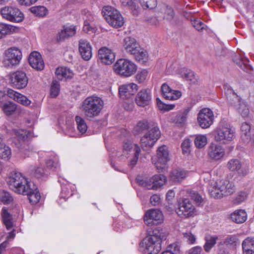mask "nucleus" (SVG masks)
Segmentation results:
<instances>
[{"label": "nucleus", "instance_id": "2f4dec72", "mask_svg": "<svg viewBox=\"0 0 254 254\" xmlns=\"http://www.w3.org/2000/svg\"><path fill=\"white\" fill-rule=\"evenodd\" d=\"M191 109V107H187L182 110L176 117V124L179 127H182L186 123L188 115Z\"/></svg>", "mask_w": 254, "mask_h": 254}, {"label": "nucleus", "instance_id": "864d4df0", "mask_svg": "<svg viewBox=\"0 0 254 254\" xmlns=\"http://www.w3.org/2000/svg\"><path fill=\"white\" fill-rule=\"evenodd\" d=\"M182 95L181 91L178 90H171L168 92L167 94H165V98L170 100H177L179 99Z\"/></svg>", "mask_w": 254, "mask_h": 254}, {"label": "nucleus", "instance_id": "bb28decb", "mask_svg": "<svg viewBox=\"0 0 254 254\" xmlns=\"http://www.w3.org/2000/svg\"><path fill=\"white\" fill-rule=\"evenodd\" d=\"M208 154L210 158L217 160L223 156L224 152L220 146L211 144L209 146Z\"/></svg>", "mask_w": 254, "mask_h": 254}, {"label": "nucleus", "instance_id": "e2e57ef3", "mask_svg": "<svg viewBox=\"0 0 254 254\" xmlns=\"http://www.w3.org/2000/svg\"><path fill=\"white\" fill-rule=\"evenodd\" d=\"M184 238L189 244H193L196 240V238L190 232H187L183 234Z\"/></svg>", "mask_w": 254, "mask_h": 254}, {"label": "nucleus", "instance_id": "6ab92c4d", "mask_svg": "<svg viewBox=\"0 0 254 254\" xmlns=\"http://www.w3.org/2000/svg\"><path fill=\"white\" fill-rule=\"evenodd\" d=\"M25 191L20 194L27 195L31 204H36L39 201L41 198L40 192L37 187L33 183L27 185V188L25 189Z\"/></svg>", "mask_w": 254, "mask_h": 254}, {"label": "nucleus", "instance_id": "e433bc0d", "mask_svg": "<svg viewBox=\"0 0 254 254\" xmlns=\"http://www.w3.org/2000/svg\"><path fill=\"white\" fill-rule=\"evenodd\" d=\"M0 107L6 116L12 115L17 109V105L11 102H3Z\"/></svg>", "mask_w": 254, "mask_h": 254}, {"label": "nucleus", "instance_id": "79ce46f5", "mask_svg": "<svg viewBox=\"0 0 254 254\" xmlns=\"http://www.w3.org/2000/svg\"><path fill=\"white\" fill-rule=\"evenodd\" d=\"M75 121L77 125V128L81 134H84L87 129V126L83 118L82 117L76 116L75 117Z\"/></svg>", "mask_w": 254, "mask_h": 254}, {"label": "nucleus", "instance_id": "09e8293b", "mask_svg": "<svg viewBox=\"0 0 254 254\" xmlns=\"http://www.w3.org/2000/svg\"><path fill=\"white\" fill-rule=\"evenodd\" d=\"M143 9H153L157 5V0H139Z\"/></svg>", "mask_w": 254, "mask_h": 254}, {"label": "nucleus", "instance_id": "dca6fc26", "mask_svg": "<svg viewBox=\"0 0 254 254\" xmlns=\"http://www.w3.org/2000/svg\"><path fill=\"white\" fill-rule=\"evenodd\" d=\"M163 214L159 209H151L144 216V223L148 226L158 225L163 222Z\"/></svg>", "mask_w": 254, "mask_h": 254}, {"label": "nucleus", "instance_id": "338daca9", "mask_svg": "<svg viewBox=\"0 0 254 254\" xmlns=\"http://www.w3.org/2000/svg\"><path fill=\"white\" fill-rule=\"evenodd\" d=\"M167 251H169L172 254H181L180 247L177 243H174L169 246Z\"/></svg>", "mask_w": 254, "mask_h": 254}, {"label": "nucleus", "instance_id": "b1692460", "mask_svg": "<svg viewBox=\"0 0 254 254\" xmlns=\"http://www.w3.org/2000/svg\"><path fill=\"white\" fill-rule=\"evenodd\" d=\"M7 95L9 98L14 100L21 105L28 106L31 103V101L26 96L11 89L7 90Z\"/></svg>", "mask_w": 254, "mask_h": 254}, {"label": "nucleus", "instance_id": "f3484780", "mask_svg": "<svg viewBox=\"0 0 254 254\" xmlns=\"http://www.w3.org/2000/svg\"><path fill=\"white\" fill-rule=\"evenodd\" d=\"M197 119L198 125L201 128H208L213 122V113L212 111L208 108L202 109L197 114Z\"/></svg>", "mask_w": 254, "mask_h": 254}, {"label": "nucleus", "instance_id": "7c9ffc66", "mask_svg": "<svg viewBox=\"0 0 254 254\" xmlns=\"http://www.w3.org/2000/svg\"><path fill=\"white\" fill-rule=\"evenodd\" d=\"M247 218V215L244 210H237L232 213L231 215V219L236 223H243L246 221Z\"/></svg>", "mask_w": 254, "mask_h": 254}, {"label": "nucleus", "instance_id": "8fccbe9b", "mask_svg": "<svg viewBox=\"0 0 254 254\" xmlns=\"http://www.w3.org/2000/svg\"><path fill=\"white\" fill-rule=\"evenodd\" d=\"M151 123H149L146 120L140 121L137 123L135 127V130L139 133L144 130L148 129Z\"/></svg>", "mask_w": 254, "mask_h": 254}, {"label": "nucleus", "instance_id": "58836bf2", "mask_svg": "<svg viewBox=\"0 0 254 254\" xmlns=\"http://www.w3.org/2000/svg\"><path fill=\"white\" fill-rule=\"evenodd\" d=\"M122 4L132 10L134 15L137 16L139 13V8L137 5L135 0H121Z\"/></svg>", "mask_w": 254, "mask_h": 254}, {"label": "nucleus", "instance_id": "4c0bfd02", "mask_svg": "<svg viewBox=\"0 0 254 254\" xmlns=\"http://www.w3.org/2000/svg\"><path fill=\"white\" fill-rule=\"evenodd\" d=\"M236 64L245 72L251 73L252 67L249 64V60L246 57L240 58L235 61Z\"/></svg>", "mask_w": 254, "mask_h": 254}, {"label": "nucleus", "instance_id": "393cba45", "mask_svg": "<svg viewBox=\"0 0 254 254\" xmlns=\"http://www.w3.org/2000/svg\"><path fill=\"white\" fill-rule=\"evenodd\" d=\"M17 26L4 23H0V39L4 38L7 35H11L19 31Z\"/></svg>", "mask_w": 254, "mask_h": 254}, {"label": "nucleus", "instance_id": "f03ea898", "mask_svg": "<svg viewBox=\"0 0 254 254\" xmlns=\"http://www.w3.org/2000/svg\"><path fill=\"white\" fill-rule=\"evenodd\" d=\"M103 106L104 102L101 98L91 96L82 102L81 109L86 119L91 120L99 115Z\"/></svg>", "mask_w": 254, "mask_h": 254}, {"label": "nucleus", "instance_id": "ea45409f", "mask_svg": "<svg viewBox=\"0 0 254 254\" xmlns=\"http://www.w3.org/2000/svg\"><path fill=\"white\" fill-rule=\"evenodd\" d=\"M217 236H207L205 237V243L203 246L205 251L208 253L211 249L215 246L216 241L218 240Z\"/></svg>", "mask_w": 254, "mask_h": 254}, {"label": "nucleus", "instance_id": "de8ad7c7", "mask_svg": "<svg viewBox=\"0 0 254 254\" xmlns=\"http://www.w3.org/2000/svg\"><path fill=\"white\" fill-rule=\"evenodd\" d=\"M0 200L4 204H9L13 200L11 194L8 191L2 190L0 192Z\"/></svg>", "mask_w": 254, "mask_h": 254}, {"label": "nucleus", "instance_id": "9d476101", "mask_svg": "<svg viewBox=\"0 0 254 254\" xmlns=\"http://www.w3.org/2000/svg\"><path fill=\"white\" fill-rule=\"evenodd\" d=\"M22 57V53L18 48L14 47L8 48L4 52L3 66L8 68L19 64Z\"/></svg>", "mask_w": 254, "mask_h": 254}, {"label": "nucleus", "instance_id": "603ef678", "mask_svg": "<svg viewBox=\"0 0 254 254\" xmlns=\"http://www.w3.org/2000/svg\"><path fill=\"white\" fill-rule=\"evenodd\" d=\"M194 143L196 147L201 148L207 143V138L204 135H198L194 140Z\"/></svg>", "mask_w": 254, "mask_h": 254}, {"label": "nucleus", "instance_id": "49530a36", "mask_svg": "<svg viewBox=\"0 0 254 254\" xmlns=\"http://www.w3.org/2000/svg\"><path fill=\"white\" fill-rule=\"evenodd\" d=\"M46 164L48 169L53 171H56L59 168L58 160L55 156H53L51 158L47 160Z\"/></svg>", "mask_w": 254, "mask_h": 254}, {"label": "nucleus", "instance_id": "0eeeda50", "mask_svg": "<svg viewBox=\"0 0 254 254\" xmlns=\"http://www.w3.org/2000/svg\"><path fill=\"white\" fill-rule=\"evenodd\" d=\"M0 13L5 20L13 23H20L24 19V14L17 7L5 6L0 9Z\"/></svg>", "mask_w": 254, "mask_h": 254}, {"label": "nucleus", "instance_id": "1a4fd4ad", "mask_svg": "<svg viewBox=\"0 0 254 254\" xmlns=\"http://www.w3.org/2000/svg\"><path fill=\"white\" fill-rule=\"evenodd\" d=\"M115 71L125 77L133 75L136 71V65L130 61L120 59L114 65Z\"/></svg>", "mask_w": 254, "mask_h": 254}, {"label": "nucleus", "instance_id": "4be33fe9", "mask_svg": "<svg viewBox=\"0 0 254 254\" xmlns=\"http://www.w3.org/2000/svg\"><path fill=\"white\" fill-rule=\"evenodd\" d=\"M137 89L138 86L135 83L124 84L119 87V94L123 99L129 98L136 93Z\"/></svg>", "mask_w": 254, "mask_h": 254}, {"label": "nucleus", "instance_id": "f704fd0d", "mask_svg": "<svg viewBox=\"0 0 254 254\" xmlns=\"http://www.w3.org/2000/svg\"><path fill=\"white\" fill-rule=\"evenodd\" d=\"M240 241L235 235H229L222 242V245H226L232 249H235L239 245Z\"/></svg>", "mask_w": 254, "mask_h": 254}, {"label": "nucleus", "instance_id": "a211bd4d", "mask_svg": "<svg viewBox=\"0 0 254 254\" xmlns=\"http://www.w3.org/2000/svg\"><path fill=\"white\" fill-rule=\"evenodd\" d=\"M98 59L105 64L110 65L115 60V54L111 49L106 47H101L98 52Z\"/></svg>", "mask_w": 254, "mask_h": 254}, {"label": "nucleus", "instance_id": "13d9d810", "mask_svg": "<svg viewBox=\"0 0 254 254\" xmlns=\"http://www.w3.org/2000/svg\"><path fill=\"white\" fill-rule=\"evenodd\" d=\"M190 196L195 202L196 205L199 206L203 201L202 196L196 191L191 190L190 192Z\"/></svg>", "mask_w": 254, "mask_h": 254}, {"label": "nucleus", "instance_id": "37998d69", "mask_svg": "<svg viewBox=\"0 0 254 254\" xmlns=\"http://www.w3.org/2000/svg\"><path fill=\"white\" fill-rule=\"evenodd\" d=\"M115 11H118V10L111 6H105L102 8V14L106 21L108 22L111 17L115 14Z\"/></svg>", "mask_w": 254, "mask_h": 254}, {"label": "nucleus", "instance_id": "774afa93", "mask_svg": "<svg viewBox=\"0 0 254 254\" xmlns=\"http://www.w3.org/2000/svg\"><path fill=\"white\" fill-rule=\"evenodd\" d=\"M221 244L222 242H220L218 244L217 254H230V253L228 251L227 249L225 248V247Z\"/></svg>", "mask_w": 254, "mask_h": 254}, {"label": "nucleus", "instance_id": "20e7f679", "mask_svg": "<svg viewBox=\"0 0 254 254\" xmlns=\"http://www.w3.org/2000/svg\"><path fill=\"white\" fill-rule=\"evenodd\" d=\"M123 47L127 53L133 55L136 61L144 63L147 60V52L140 48L134 38L126 37L123 41Z\"/></svg>", "mask_w": 254, "mask_h": 254}, {"label": "nucleus", "instance_id": "9b49d317", "mask_svg": "<svg viewBox=\"0 0 254 254\" xmlns=\"http://www.w3.org/2000/svg\"><path fill=\"white\" fill-rule=\"evenodd\" d=\"M176 211L179 216L184 218L192 217L196 212L192 201L188 198H181L178 201V207Z\"/></svg>", "mask_w": 254, "mask_h": 254}, {"label": "nucleus", "instance_id": "680f3d73", "mask_svg": "<svg viewBox=\"0 0 254 254\" xmlns=\"http://www.w3.org/2000/svg\"><path fill=\"white\" fill-rule=\"evenodd\" d=\"M192 25L198 31H201L206 27V25L202 21L195 19L191 22Z\"/></svg>", "mask_w": 254, "mask_h": 254}, {"label": "nucleus", "instance_id": "aec40b11", "mask_svg": "<svg viewBox=\"0 0 254 254\" xmlns=\"http://www.w3.org/2000/svg\"><path fill=\"white\" fill-rule=\"evenodd\" d=\"M151 99V90L149 89H144L137 93L135 98V102L138 106L144 107L150 104Z\"/></svg>", "mask_w": 254, "mask_h": 254}, {"label": "nucleus", "instance_id": "c756f323", "mask_svg": "<svg viewBox=\"0 0 254 254\" xmlns=\"http://www.w3.org/2000/svg\"><path fill=\"white\" fill-rule=\"evenodd\" d=\"M55 74L59 80L71 79L73 73L71 70L66 67H60L56 69Z\"/></svg>", "mask_w": 254, "mask_h": 254}, {"label": "nucleus", "instance_id": "c03bdc74", "mask_svg": "<svg viewBox=\"0 0 254 254\" xmlns=\"http://www.w3.org/2000/svg\"><path fill=\"white\" fill-rule=\"evenodd\" d=\"M241 129L242 131L241 137L246 141L248 142L251 139L250 130L251 126L247 123H243L242 124Z\"/></svg>", "mask_w": 254, "mask_h": 254}, {"label": "nucleus", "instance_id": "412c9836", "mask_svg": "<svg viewBox=\"0 0 254 254\" xmlns=\"http://www.w3.org/2000/svg\"><path fill=\"white\" fill-rule=\"evenodd\" d=\"M78 50L80 54L85 61L89 60L92 57V47L90 42L86 39L79 41Z\"/></svg>", "mask_w": 254, "mask_h": 254}, {"label": "nucleus", "instance_id": "c9c22d12", "mask_svg": "<svg viewBox=\"0 0 254 254\" xmlns=\"http://www.w3.org/2000/svg\"><path fill=\"white\" fill-rule=\"evenodd\" d=\"M1 216L3 223L6 229L7 230L11 229L13 227L12 217L5 207H3L2 209Z\"/></svg>", "mask_w": 254, "mask_h": 254}, {"label": "nucleus", "instance_id": "473e14b6", "mask_svg": "<svg viewBox=\"0 0 254 254\" xmlns=\"http://www.w3.org/2000/svg\"><path fill=\"white\" fill-rule=\"evenodd\" d=\"M108 23L112 27L118 28L123 25L124 21L121 14L118 11H115V14L111 17Z\"/></svg>", "mask_w": 254, "mask_h": 254}, {"label": "nucleus", "instance_id": "72a5a7b5", "mask_svg": "<svg viewBox=\"0 0 254 254\" xmlns=\"http://www.w3.org/2000/svg\"><path fill=\"white\" fill-rule=\"evenodd\" d=\"M182 77L187 80H189L193 84L197 82L198 77L192 70L187 68H183L181 70Z\"/></svg>", "mask_w": 254, "mask_h": 254}, {"label": "nucleus", "instance_id": "6e6d98bb", "mask_svg": "<svg viewBox=\"0 0 254 254\" xmlns=\"http://www.w3.org/2000/svg\"><path fill=\"white\" fill-rule=\"evenodd\" d=\"M82 18L84 23H90L94 20V16L90 11L87 9H83L81 11Z\"/></svg>", "mask_w": 254, "mask_h": 254}, {"label": "nucleus", "instance_id": "a878e982", "mask_svg": "<svg viewBox=\"0 0 254 254\" xmlns=\"http://www.w3.org/2000/svg\"><path fill=\"white\" fill-rule=\"evenodd\" d=\"M186 175V172L183 169L180 168H175L172 170L170 174V179L172 182L177 183L184 180Z\"/></svg>", "mask_w": 254, "mask_h": 254}, {"label": "nucleus", "instance_id": "052dcab7", "mask_svg": "<svg viewBox=\"0 0 254 254\" xmlns=\"http://www.w3.org/2000/svg\"><path fill=\"white\" fill-rule=\"evenodd\" d=\"M236 109L242 116L244 117H247L249 114V109L244 103H239V106Z\"/></svg>", "mask_w": 254, "mask_h": 254}, {"label": "nucleus", "instance_id": "4468645a", "mask_svg": "<svg viewBox=\"0 0 254 254\" xmlns=\"http://www.w3.org/2000/svg\"><path fill=\"white\" fill-rule=\"evenodd\" d=\"M28 78L25 72L17 70L9 74V82L12 87L22 89L26 87Z\"/></svg>", "mask_w": 254, "mask_h": 254}, {"label": "nucleus", "instance_id": "ddd939ff", "mask_svg": "<svg viewBox=\"0 0 254 254\" xmlns=\"http://www.w3.org/2000/svg\"><path fill=\"white\" fill-rule=\"evenodd\" d=\"M136 180L139 185L144 186L148 190H157L166 182V178L163 174H158L154 175L149 181H144L138 176Z\"/></svg>", "mask_w": 254, "mask_h": 254}, {"label": "nucleus", "instance_id": "5701e85b", "mask_svg": "<svg viewBox=\"0 0 254 254\" xmlns=\"http://www.w3.org/2000/svg\"><path fill=\"white\" fill-rule=\"evenodd\" d=\"M28 62L31 67L37 70H42L44 69V61L40 54L37 51L32 52L30 54Z\"/></svg>", "mask_w": 254, "mask_h": 254}, {"label": "nucleus", "instance_id": "69168bd1", "mask_svg": "<svg viewBox=\"0 0 254 254\" xmlns=\"http://www.w3.org/2000/svg\"><path fill=\"white\" fill-rule=\"evenodd\" d=\"M147 74L148 72L146 70H143L141 71H139L135 76L136 80L139 83L143 82L146 79Z\"/></svg>", "mask_w": 254, "mask_h": 254}, {"label": "nucleus", "instance_id": "0e129e2a", "mask_svg": "<svg viewBox=\"0 0 254 254\" xmlns=\"http://www.w3.org/2000/svg\"><path fill=\"white\" fill-rule=\"evenodd\" d=\"M190 139H185L182 143L181 147L184 154L187 153L190 151Z\"/></svg>", "mask_w": 254, "mask_h": 254}, {"label": "nucleus", "instance_id": "f8f14e48", "mask_svg": "<svg viewBox=\"0 0 254 254\" xmlns=\"http://www.w3.org/2000/svg\"><path fill=\"white\" fill-rule=\"evenodd\" d=\"M152 163L154 164L158 172H162L165 165L170 160L169 152L166 145L159 147L157 150V155L152 158Z\"/></svg>", "mask_w": 254, "mask_h": 254}, {"label": "nucleus", "instance_id": "bf43d9fd", "mask_svg": "<svg viewBox=\"0 0 254 254\" xmlns=\"http://www.w3.org/2000/svg\"><path fill=\"white\" fill-rule=\"evenodd\" d=\"M158 108L161 110L169 111L174 108L175 105L174 104H166L163 103L159 98L156 99Z\"/></svg>", "mask_w": 254, "mask_h": 254}, {"label": "nucleus", "instance_id": "7ed1b4c3", "mask_svg": "<svg viewBox=\"0 0 254 254\" xmlns=\"http://www.w3.org/2000/svg\"><path fill=\"white\" fill-rule=\"evenodd\" d=\"M208 190L211 196L215 198H220L223 196L231 195L235 191L234 186L226 180L212 182Z\"/></svg>", "mask_w": 254, "mask_h": 254}, {"label": "nucleus", "instance_id": "a18cd8bd", "mask_svg": "<svg viewBox=\"0 0 254 254\" xmlns=\"http://www.w3.org/2000/svg\"><path fill=\"white\" fill-rule=\"evenodd\" d=\"M33 175L37 178L45 179L50 174L47 170H44L43 168L37 167L32 170Z\"/></svg>", "mask_w": 254, "mask_h": 254}, {"label": "nucleus", "instance_id": "cd10ccee", "mask_svg": "<svg viewBox=\"0 0 254 254\" xmlns=\"http://www.w3.org/2000/svg\"><path fill=\"white\" fill-rule=\"evenodd\" d=\"M243 254H254V237H248L242 244Z\"/></svg>", "mask_w": 254, "mask_h": 254}, {"label": "nucleus", "instance_id": "5fc2aeb1", "mask_svg": "<svg viewBox=\"0 0 254 254\" xmlns=\"http://www.w3.org/2000/svg\"><path fill=\"white\" fill-rule=\"evenodd\" d=\"M228 168L232 171H238L241 168V164L238 159H232L228 163Z\"/></svg>", "mask_w": 254, "mask_h": 254}, {"label": "nucleus", "instance_id": "2eb2a0df", "mask_svg": "<svg viewBox=\"0 0 254 254\" xmlns=\"http://www.w3.org/2000/svg\"><path fill=\"white\" fill-rule=\"evenodd\" d=\"M12 134L15 135L14 137L17 141V142H16V145L18 146V148H21L23 143V151L30 149V147L28 144L31 135V133L29 131L24 129H13L12 130Z\"/></svg>", "mask_w": 254, "mask_h": 254}, {"label": "nucleus", "instance_id": "4d7b16f0", "mask_svg": "<svg viewBox=\"0 0 254 254\" xmlns=\"http://www.w3.org/2000/svg\"><path fill=\"white\" fill-rule=\"evenodd\" d=\"M60 84L56 80H54L51 86V96L53 98L56 97L59 94Z\"/></svg>", "mask_w": 254, "mask_h": 254}, {"label": "nucleus", "instance_id": "6e6552de", "mask_svg": "<svg viewBox=\"0 0 254 254\" xmlns=\"http://www.w3.org/2000/svg\"><path fill=\"white\" fill-rule=\"evenodd\" d=\"M7 183L9 187L18 194L25 192V188H27V185L31 183L19 172L11 173L8 179Z\"/></svg>", "mask_w": 254, "mask_h": 254}, {"label": "nucleus", "instance_id": "39448f33", "mask_svg": "<svg viewBox=\"0 0 254 254\" xmlns=\"http://www.w3.org/2000/svg\"><path fill=\"white\" fill-rule=\"evenodd\" d=\"M235 137V129L228 123L221 122L214 132V139L220 144H227Z\"/></svg>", "mask_w": 254, "mask_h": 254}, {"label": "nucleus", "instance_id": "3c124183", "mask_svg": "<svg viewBox=\"0 0 254 254\" xmlns=\"http://www.w3.org/2000/svg\"><path fill=\"white\" fill-rule=\"evenodd\" d=\"M133 151L134 152V156L128 164V166H129L131 168H133L135 166L138 160L139 155L140 152V148L138 145L135 146Z\"/></svg>", "mask_w": 254, "mask_h": 254}, {"label": "nucleus", "instance_id": "c85d7f7f", "mask_svg": "<svg viewBox=\"0 0 254 254\" xmlns=\"http://www.w3.org/2000/svg\"><path fill=\"white\" fill-rule=\"evenodd\" d=\"M227 100L230 105L237 108L239 103H241V98L231 88H228L226 92Z\"/></svg>", "mask_w": 254, "mask_h": 254}, {"label": "nucleus", "instance_id": "f257e3e1", "mask_svg": "<svg viewBox=\"0 0 254 254\" xmlns=\"http://www.w3.org/2000/svg\"><path fill=\"white\" fill-rule=\"evenodd\" d=\"M151 233V232H150ZM168 234L165 228L158 226L145 237L139 244V251L143 254H157L161 250V243Z\"/></svg>", "mask_w": 254, "mask_h": 254}, {"label": "nucleus", "instance_id": "a19ab883", "mask_svg": "<svg viewBox=\"0 0 254 254\" xmlns=\"http://www.w3.org/2000/svg\"><path fill=\"white\" fill-rule=\"evenodd\" d=\"M30 11L36 16L43 17L48 13V10L44 6H34L30 8Z\"/></svg>", "mask_w": 254, "mask_h": 254}, {"label": "nucleus", "instance_id": "423d86ee", "mask_svg": "<svg viewBox=\"0 0 254 254\" xmlns=\"http://www.w3.org/2000/svg\"><path fill=\"white\" fill-rule=\"evenodd\" d=\"M161 136V131L156 123L152 122L146 132L140 139L142 148L146 150L153 146Z\"/></svg>", "mask_w": 254, "mask_h": 254}]
</instances>
